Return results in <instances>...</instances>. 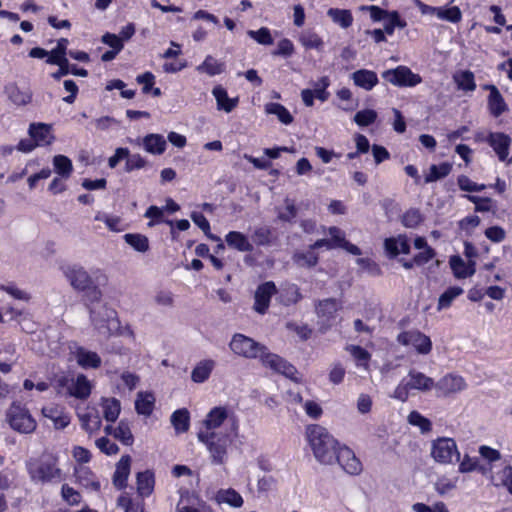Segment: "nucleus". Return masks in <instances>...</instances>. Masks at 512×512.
Listing matches in <instances>:
<instances>
[{
	"label": "nucleus",
	"mask_w": 512,
	"mask_h": 512,
	"mask_svg": "<svg viewBox=\"0 0 512 512\" xmlns=\"http://www.w3.org/2000/svg\"><path fill=\"white\" fill-rule=\"evenodd\" d=\"M466 386L461 376L448 374L435 383L434 388L444 396L462 391Z\"/></svg>",
	"instance_id": "nucleus-16"
},
{
	"label": "nucleus",
	"mask_w": 512,
	"mask_h": 512,
	"mask_svg": "<svg viewBox=\"0 0 512 512\" xmlns=\"http://www.w3.org/2000/svg\"><path fill=\"white\" fill-rule=\"evenodd\" d=\"M335 459L342 469L350 475H358L362 471V464L354 452L346 447H339Z\"/></svg>",
	"instance_id": "nucleus-12"
},
{
	"label": "nucleus",
	"mask_w": 512,
	"mask_h": 512,
	"mask_svg": "<svg viewBox=\"0 0 512 512\" xmlns=\"http://www.w3.org/2000/svg\"><path fill=\"white\" fill-rule=\"evenodd\" d=\"M421 214L418 210H409L403 215L402 223L405 227L414 228L421 222Z\"/></svg>",
	"instance_id": "nucleus-63"
},
{
	"label": "nucleus",
	"mask_w": 512,
	"mask_h": 512,
	"mask_svg": "<svg viewBox=\"0 0 512 512\" xmlns=\"http://www.w3.org/2000/svg\"><path fill=\"white\" fill-rule=\"evenodd\" d=\"M329 84H330L329 79L326 76L321 77L314 84V89L312 91L314 92L315 97L322 102L326 101L329 97V93L327 92V88H328Z\"/></svg>",
	"instance_id": "nucleus-57"
},
{
	"label": "nucleus",
	"mask_w": 512,
	"mask_h": 512,
	"mask_svg": "<svg viewBox=\"0 0 512 512\" xmlns=\"http://www.w3.org/2000/svg\"><path fill=\"white\" fill-rule=\"evenodd\" d=\"M82 429L93 434L101 428V418L95 409L87 408L84 412L77 413Z\"/></svg>",
	"instance_id": "nucleus-22"
},
{
	"label": "nucleus",
	"mask_w": 512,
	"mask_h": 512,
	"mask_svg": "<svg viewBox=\"0 0 512 512\" xmlns=\"http://www.w3.org/2000/svg\"><path fill=\"white\" fill-rule=\"evenodd\" d=\"M346 351H348L354 360L357 363V366L362 368L364 373H368L370 371L369 361L371 359L370 353L358 345H348L346 347Z\"/></svg>",
	"instance_id": "nucleus-37"
},
{
	"label": "nucleus",
	"mask_w": 512,
	"mask_h": 512,
	"mask_svg": "<svg viewBox=\"0 0 512 512\" xmlns=\"http://www.w3.org/2000/svg\"><path fill=\"white\" fill-rule=\"evenodd\" d=\"M351 78L357 87L366 91L372 90L378 84L377 74L367 69H359L353 72Z\"/></svg>",
	"instance_id": "nucleus-25"
},
{
	"label": "nucleus",
	"mask_w": 512,
	"mask_h": 512,
	"mask_svg": "<svg viewBox=\"0 0 512 512\" xmlns=\"http://www.w3.org/2000/svg\"><path fill=\"white\" fill-rule=\"evenodd\" d=\"M453 81L459 90L473 92L476 89L475 77L470 70H460L453 74Z\"/></svg>",
	"instance_id": "nucleus-32"
},
{
	"label": "nucleus",
	"mask_w": 512,
	"mask_h": 512,
	"mask_svg": "<svg viewBox=\"0 0 512 512\" xmlns=\"http://www.w3.org/2000/svg\"><path fill=\"white\" fill-rule=\"evenodd\" d=\"M92 388L93 384L88 377L83 373H79L70 379L67 394L79 400H86L91 395Z\"/></svg>",
	"instance_id": "nucleus-13"
},
{
	"label": "nucleus",
	"mask_w": 512,
	"mask_h": 512,
	"mask_svg": "<svg viewBox=\"0 0 512 512\" xmlns=\"http://www.w3.org/2000/svg\"><path fill=\"white\" fill-rule=\"evenodd\" d=\"M131 458L129 455H124L116 464V469L113 475V485L117 489H123L127 485V480L130 475Z\"/></svg>",
	"instance_id": "nucleus-23"
},
{
	"label": "nucleus",
	"mask_w": 512,
	"mask_h": 512,
	"mask_svg": "<svg viewBox=\"0 0 512 512\" xmlns=\"http://www.w3.org/2000/svg\"><path fill=\"white\" fill-rule=\"evenodd\" d=\"M458 477H441L435 483V488L440 494H445L451 490H453L457 485Z\"/></svg>",
	"instance_id": "nucleus-58"
},
{
	"label": "nucleus",
	"mask_w": 512,
	"mask_h": 512,
	"mask_svg": "<svg viewBox=\"0 0 512 512\" xmlns=\"http://www.w3.org/2000/svg\"><path fill=\"white\" fill-rule=\"evenodd\" d=\"M495 485H503L507 487L508 491L512 494V467L507 466L495 476L492 477Z\"/></svg>",
	"instance_id": "nucleus-54"
},
{
	"label": "nucleus",
	"mask_w": 512,
	"mask_h": 512,
	"mask_svg": "<svg viewBox=\"0 0 512 512\" xmlns=\"http://www.w3.org/2000/svg\"><path fill=\"white\" fill-rule=\"evenodd\" d=\"M215 499L218 504H226L231 507H241L243 499L241 495L232 488L221 489L216 493Z\"/></svg>",
	"instance_id": "nucleus-35"
},
{
	"label": "nucleus",
	"mask_w": 512,
	"mask_h": 512,
	"mask_svg": "<svg viewBox=\"0 0 512 512\" xmlns=\"http://www.w3.org/2000/svg\"><path fill=\"white\" fill-rule=\"evenodd\" d=\"M485 88L490 91L488 96V109L494 117H499L508 109L504 98L496 86L487 85Z\"/></svg>",
	"instance_id": "nucleus-26"
},
{
	"label": "nucleus",
	"mask_w": 512,
	"mask_h": 512,
	"mask_svg": "<svg viewBox=\"0 0 512 512\" xmlns=\"http://www.w3.org/2000/svg\"><path fill=\"white\" fill-rule=\"evenodd\" d=\"M387 17H389V22L384 26V31L387 34H389V35L393 34L395 27H398L401 29L406 27V22L400 19L398 12H396V11L390 12Z\"/></svg>",
	"instance_id": "nucleus-59"
},
{
	"label": "nucleus",
	"mask_w": 512,
	"mask_h": 512,
	"mask_svg": "<svg viewBox=\"0 0 512 512\" xmlns=\"http://www.w3.org/2000/svg\"><path fill=\"white\" fill-rule=\"evenodd\" d=\"M458 185L461 190L468 191V192H478V191H482L485 189L484 184H477V183L471 181L466 176L459 177Z\"/></svg>",
	"instance_id": "nucleus-62"
},
{
	"label": "nucleus",
	"mask_w": 512,
	"mask_h": 512,
	"mask_svg": "<svg viewBox=\"0 0 512 512\" xmlns=\"http://www.w3.org/2000/svg\"><path fill=\"white\" fill-rule=\"evenodd\" d=\"M155 398L151 393L139 392L135 400V409L138 414L149 416L154 409Z\"/></svg>",
	"instance_id": "nucleus-38"
},
{
	"label": "nucleus",
	"mask_w": 512,
	"mask_h": 512,
	"mask_svg": "<svg viewBox=\"0 0 512 512\" xmlns=\"http://www.w3.org/2000/svg\"><path fill=\"white\" fill-rule=\"evenodd\" d=\"M377 119V112L372 109H365L358 111L354 115V121L358 126L364 127L375 122Z\"/></svg>",
	"instance_id": "nucleus-56"
},
{
	"label": "nucleus",
	"mask_w": 512,
	"mask_h": 512,
	"mask_svg": "<svg viewBox=\"0 0 512 512\" xmlns=\"http://www.w3.org/2000/svg\"><path fill=\"white\" fill-rule=\"evenodd\" d=\"M463 293L461 287H449L444 293L439 296L437 310L447 309L451 306L453 300Z\"/></svg>",
	"instance_id": "nucleus-47"
},
{
	"label": "nucleus",
	"mask_w": 512,
	"mask_h": 512,
	"mask_svg": "<svg viewBox=\"0 0 512 512\" xmlns=\"http://www.w3.org/2000/svg\"><path fill=\"white\" fill-rule=\"evenodd\" d=\"M327 15L343 29L349 28L353 23L352 13L347 9L330 8Z\"/></svg>",
	"instance_id": "nucleus-40"
},
{
	"label": "nucleus",
	"mask_w": 512,
	"mask_h": 512,
	"mask_svg": "<svg viewBox=\"0 0 512 512\" xmlns=\"http://www.w3.org/2000/svg\"><path fill=\"white\" fill-rule=\"evenodd\" d=\"M436 17L451 23H458L462 19V12L459 7H437Z\"/></svg>",
	"instance_id": "nucleus-46"
},
{
	"label": "nucleus",
	"mask_w": 512,
	"mask_h": 512,
	"mask_svg": "<svg viewBox=\"0 0 512 512\" xmlns=\"http://www.w3.org/2000/svg\"><path fill=\"white\" fill-rule=\"evenodd\" d=\"M430 456L440 464H454L460 459V452L453 438L438 437L431 442Z\"/></svg>",
	"instance_id": "nucleus-5"
},
{
	"label": "nucleus",
	"mask_w": 512,
	"mask_h": 512,
	"mask_svg": "<svg viewBox=\"0 0 512 512\" xmlns=\"http://www.w3.org/2000/svg\"><path fill=\"white\" fill-rule=\"evenodd\" d=\"M212 95L216 100L217 109L226 113L232 112L239 102L238 97L230 98L227 91L220 85L213 88Z\"/></svg>",
	"instance_id": "nucleus-24"
},
{
	"label": "nucleus",
	"mask_w": 512,
	"mask_h": 512,
	"mask_svg": "<svg viewBox=\"0 0 512 512\" xmlns=\"http://www.w3.org/2000/svg\"><path fill=\"white\" fill-rule=\"evenodd\" d=\"M264 110L266 114L275 115L278 120L285 125H289L293 122L294 118L291 113L279 103H267Z\"/></svg>",
	"instance_id": "nucleus-41"
},
{
	"label": "nucleus",
	"mask_w": 512,
	"mask_h": 512,
	"mask_svg": "<svg viewBox=\"0 0 512 512\" xmlns=\"http://www.w3.org/2000/svg\"><path fill=\"white\" fill-rule=\"evenodd\" d=\"M103 417L108 422H115L121 412L120 401L116 398H103L101 400Z\"/></svg>",
	"instance_id": "nucleus-36"
},
{
	"label": "nucleus",
	"mask_w": 512,
	"mask_h": 512,
	"mask_svg": "<svg viewBox=\"0 0 512 512\" xmlns=\"http://www.w3.org/2000/svg\"><path fill=\"white\" fill-rule=\"evenodd\" d=\"M142 142L145 151L153 155L163 154L167 146L165 138L155 133L146 135Z\"/></svg>",
	"instance_id": "nucleus-30"
},
{
	"label": "nucleus",
	"mask_w": 512,
	"mask_h": 512,
	"mask_svg": "<svg viewBox=\"0 0 512 512\" xmlns=\"http://www.w3.org/2000/svg\"><path fill=\"white\" fill-rule=\"evenodd\" d=\"M95 444L97 448H99V450L106 455H114L119 451L118 446L107 437H101L97 439Z\"/></svg>",
	"instance_id": "nucleus-61"
},
{
	"label": "nucleus",
	"mask_w": 512,
	"mask_h": 512,
	"mask_svg": "<svg viewBox=\"0 0 512 512\" xmlns=\"http://www.w3.org/2000/svg\"><path fill=\"white\" fill-rule=\"evenodd\" d=\"M10 427L23 434H30L36 430L37 423L29 410L21 405L12 404L6 413Z\"/></svg>",
	"instance_id": "nucleus-6"
},
{
	"label": "nucleus",
	"mask_w": 512,
	"mask_h": 512,
	"mask_svg": "<svg viewBox=\"0 0 512 512\" xmlns=\"http://www.w3.org/2000/svg\"><path fill=\"white\" fill-rule=\"evenodd\" d=\"M62 497L69 505H78L81 501V495L74 488L65 484L62 486Z\"/></svg>",
	"instance_id": "nucleus-60"
},
{
	"label": "nucleus",
	"mask_w": 512,
	"mask_h": 512,
	"mask_svg": "<svg viewBox=\"0 0 512 512\" xmlns=\"http://www.w3.org/2000/svg\"><path fill=\"white\" fill-rule=\"evenodd\" d=\"M70 355L77 365L85 370L98 369L102 364V359L97 352L83 346H74L71 349Z\"/></svg>",
	"instance_id": "nucleus-11"
},
{
	"label": "nucleus",
	"mask_w": 512,
	"mask_h": 512,
	"mask_svg": "<svg viewBox=\"0 0 512 512\" xmlns=\"http://www.w3.org/2000/svg\"><path fill=\"white\" fill-rule=\"evenodd\" d=\"M405 380L410 390H416L419 392H429L435 386L433 378L417 370H410Z\"/></svg>",
	"instance_id": "nucleus-18"
},
{
	"label": "nucleus",
	"mask_w": 512,
	"mask_h": 512,
	"mask_svg": "<svg viewBox=\"0 0 512 512\" xmlns=\"http://www.w3.org/2000/svg\"><path fill=\"white\" fill-rule=\"evenodd\" d=\"M384 248L390 257H396L400 253H410V245L404 235L386 238L384 241Z\"/></svg>",
	"instance_id": "nucleus-27"
},
{
	"label": "nucleus",
	"mask_w": 512,
	"mask_h": 512,
	"mask_svg": "<svg viewBox=\"0 0 512 512\" xmlns=\"http://www.w3.org/2000/svg\"><path fill=\"white\" fill-rule=\"evenodd\" d=\"M339 308L340 304L335 298H328L319 301L316 306V313L319 318L323 319V321H329L334 317Z\"/></svg>",
	"instance_id": "nucleus-34"
},
{
	"label": "nucleus",
	"mask_w": 512,
	"mask_h": 512,
	"mask_svg": "<svg viewBox=\"0 0 512 512\" xmlns=\"http://www.w3.org/2000/svg\"><path fill=\"white\" fill-rule=\"evenodd\" d=\"M247 35L260 45L269 46L274 42L271 32L267 27H261L258 30H248Z\"/></svg>",
	"instance_id": "nucleus-51"
},
{
	"label": "nucleus",
	"mask_w": 512,
	"mask_h": 512,
	"mask_svg": "<svg viewBox=\"0 0 512 512\" xmlns=\"http://www.w3.org/2000/svg\"><path fill=\"white\" fill-rule=\"evenodd\" d=\"M299 41L306 49L321 50L323 47L322 38L316 32L310 30L303 31Z\"/></svg>",
	"instance_id": "nucleus-45"
},
{
	"label": "nucleus",
	"mask_w": 512,
	"mask_h": 512,
	"mask_svg": "<svg viewBox=\"0 0 512 512\" xmlns=\"http://www.w3.org/2000/svg\"><path fill=\"white\" fill-rule=\"evenodd\" d=\"M225 70V64L212 55L205 57L204 61L196 67V71L200 74H206L210 77L219 75Z\"/></svg>",
	"instance_id": "nucleus-31"
},
{
	"label": "nucleus",
	"mask_w": 512,
	"mask_h": 512,
	"mask_svg": "<svg viewBox=\"0 0 512 512\" xmlns=\"http://www.w3.org/2000/svg\"><path fill=\"white\" fill-rule=\"evenodd\" d=\"M77 479L82 485L91 487L95 491L100 489V483L94 479L92 473L86 467L77 470Z\"/></svg>",
	"instance_id": "nucleus-53"
},
{
	"label": "nucleus",
	"mask_w": 512,
	"mask_h": 512,
	"mask_svg": "<svg viewBox=\"0 0 512 512\" xmlns=\"http://www.w3.org/2000/svg\"><path fill=\"white\" fill-rule=\"evenodd\" d=\"M177 512H200L198 497L188 491H181L176 505Z\"/></svg>",
	"instance_id": "nucleus-33"
},
{
	"label": "nucleus",
	"mask_w": 512,
	"mask_h": 512,
	"mask_svg": "<svg viewBox=\"0 0 512 512\" xmlns=\"http://www.w3.org/2000/svg\"><path fill=\"white\" fill-rule=\"evenodd\" d=\"M5 93L15 105L22 106L31 102L32 93L28 88H20L16 84H9L5 87Z\"/></svg>",
	"instance_id": "nucleus-28"
},
{
	"label": "nucleus",
	"mask_w": 512,
	"mask_h": 512,
	"mask_svg": "<svg viewBox=\"0 0 512 512\" xmlns=\"http://www.w3.org/2000/svg\"><path fill=\"white\" fill-rule=\"evenodd\" d=\"M53 166L57 174L68 178L73 170L71 160L64 155H56L53 158Z\"/></svg>",
	"instance_id": "nucleus-48"
},
{
	"label": "nucleus",
	"mask_w": 512,
	"mask_h": 512,
	"mask_svg": "<svg viewBox=\"0 0 512 512\" xmlns=\"http://www.w3.org/2000/svg\"><path fill=\"white\" fill-rule=\"evenodd\" d=\"M213 360H204L196 365V367L192 370L191 379L195 383H202L207 380L214 368Z\"/></svg>",
	"instance_id": "nucleus-42"
},
{
	"label": "nucleus",
	"mask_w": 512,
	"mask_h": 512,
	"mask_svg": "<svg viewBox=\"0 0 512 512\" xmlns=\"http://www.w3.org/2000/svg\"><path fill=\"white\" fill-rule=\"evenodd\" d=\"M228 409L224 406L212 408L203 420L204 431L215 432L228 418Z\"/></svg>",
	"instance_id": "nucleus-20"
},
{
	"label": "nucleus",
	"mask_w": 512,
	"mask_h": 512,
	"mask_svg": "<svg viewBox=\"0 0 512 512\" xmlns=\"http://www.w3.org/2000/svg\"><path fill=\"white\" fill-rule=\"evenodd\" d=\"M227 245L239 252H251L253 245L249 241L248 237L238 231H231L225 236Z\"/></svg>",
	"instance_id": "nucleus-29"
},
{
	"label": "nucleus",
	"mask_w": 512,
	"mask_h": 512,
	"mask_svg": "<svg viewBox=\"0 0 512 512\" xmlns=\"http://www.w3.org/2000/svg\"><path fill=\"white\" fill-rule=\"evenodd\" d=\"M41 413L45 419H48L53 427L62 430L70 424V416L65 409L59 405H50L43 407Z\"/></svg>",
	"instance_id": "nucleus-15"
},
{
	"label": "nucleus",
	"mask_w": 512,
	"mask_h": 512,
	"mask_svg": "<svg viewBox=\"0 0 512 512\" xmlns=\"http://www.w3.org/2000/svg\"><path fill=\"white\" fill-rule=\"evenodd\" d=\"M258 358L264 367L298 382V378L296 377L297 370L295 367L279 355L271 353L267 347H263Z\"/></svg>",
	"instance_id": "nucleus-8"
},
{
	"label": "nucleus",
	"mask_w": 512,
	"mask_h": 512,
	"mask_svg": "<svg viewBox=\"0 0 512 512\" xmlns=\"http://www.w3.org/2000/svg\"><path fill=\"white\" fill-rule=\"evenodd\" d=\"M487 142L493 148L500 161H505L509 155L511 138L502 132H491L487 137Z\"/></svg>",
	"instance_id": "nucleus-17"
},
{
	"label": "nucleus",
	"mask_w": 512,
	"mask_h": 512,
	"mask_svg": "<svg viewBox=\"0 0 512 512\" xmlns=\"http://www.w3.org/2000/svg\"><path fill=\"white\" fill-rule=\"evenodd\" d=\"M29 134L36 146L50 145L54 140L51 125L44 123L31 124Z\"/></svg>",
	"instance_id": "nucleus-19"
},
{
	"label": "nucleus",
	"mask_w": 512,
	"mask_h": 512,
	"mask_svg": "<svg viewBox=\"0 0 512 512\" xmlns=\"http://www.w3.org/2000/svg\"><path fill=\"white\" fill-rule=\"evenodd\" d=\"M27 468L32 481L36 483L50 482L59 478L61 473L53 457L31 459L27 463Z\"/></svg>",
	"instance_id": "nucleus-4"
},
{
	"label": "nucleus",
	"mask_w": 512,
	"mask_h": 512,
	"mask_svg": "<svg viewBox=\"0 0 512 512\" xmlns=\"http://www.w3.org/2000/svg\"><path fill=\"white\" fill-rule=\"evenodd\" d=\"M397 341L403 346H411L418 354L427 355L432 349L430 338L418 330L404 331L397 336Z\"/></svg>",
	"instance_id": "nucleus-10"
},
{
	"label": "nucleus",
	"mask_w": 512,
	"mask_h": 512,
	"mask_svg": "<svg viewBox=\"0 0 512 512\" xmlns=\"http://www.w3.org/2000/svg\"><path fill=\"white\" fill-rule=\"evenodd\" d=\"M407 420L410 425L418 427L422 433H428L432 429L431 421L418 411L410 412Z\"/></svg>",
	"instance_id": "nucleus-50"
},
{
	"label": "nucleus",
	"mask_w": 512,
	"mask_h": 512,
	"mask_svg": "<svg viewBox=\"0 0 512 512\" xmlns=\"http://www.w3.org/2000/svg\"><path fill=\"white\" fill-rule=\"evenodd\" d=\"M263 347L264 345L241 333L234 334L229 343L230 350L245 359L258 358Z\"/></svg>",
	"instance_id": "nucleus-7"
},
{
	"label": "nucleus",
	"mask_w": 512,
	"mask_h": 512,
	"mask_svg": "<svg viewBox=\"0 0 512 512\" xmlns=\"http://www.w3.org/2000/svg\"><path fill=\"white\" fill-rule=\"evenodd\" d=\"M197 437L200 442L205 444L213 464L222 465L227 461L228 448L232 443L228 434L200 431Z\"/></svg>",
	"instance_id": "nucleus-2"
},
{
	"label": "nucleus",
	"mask_w": 512,
	"mask_h": 512,
	"mask_svg": "<svg viewBox=\"0 0 512 512\" xmlns=\"http://www.w3.org/2000/svg\"><path fill=\"white\" fill-rule=\"evenodd\" d=\"M382 77L392 85L399 87H414L422 82L421 76L412 72L407 66L386 70L382 73Z\"/></svg>",
	"instance_id": "nucleus-9"
},
{
	"label": "nucleus",
	"mask_w": 512,
	"mask_h": 512,
	"mask_svg": "<svg viewBox=\"0 0 512 512\" xmlns=\"http://www.w3.org/2000/svg\"><path fill=\"white\" fill-rule=\"evenodd\" d=\"M294 261L301 267H313L318 262V255L310 248L307 252L296 253Z\"/></svg>",
	"instance_id": "nucleus-52"
},
{
	"label": "nucleus",
	"mask_w": 512,
	"mask_h": 512,
	"mask_svg": "<svg viewBox=\"0 0 512 512\" xmlns=\"http://www.w3.org/2000/svg\"><path fill=\"white\" fill-rule=\"evenodd\" d=\"M113 436L126 445H130L133 441V435L130 427L128 423L124 421L119 422L118 426L113 431Z\"/></svg>",
	"instance_id": "nucleus-55"
},
{
	"label": "nucleus",
	"mask_w": 512,
	"mask_h": 512,
	"mask_svg": "<svg viewBox=\"0 0 512 512\" xmlns=\"http://www.w3.org/2000/svg\"><path fill=\"white\" fill-rule=\"evenodd\" d=\"M276 293V286L273 282L268 281L261 284L255 291L254 310L259 314H264L270 304L271 297Z\"/></svg>",
	"instance_id": "nucleus-14"
},
{
	"label": "nucleus",
	"mask_w": 512,
	"mask_h": 512,
	"mask_svg": "<svg viewBox=\"0 0 512 512\" xmlns=\"http://www.w3.org/2000/svg\"><path fill=\"white\" fill-rule=\"evenodd\" d=\"M154 489V476L151 472L145 471L137 475V491L141 496H148Z\"/></svg>",
	"instance_id": "nucleus-43"
},
{
	"label": "nucleus",
	"mask_w": 512,
	"mask_h": 512,
	"mask_svg": "<svg viewBox=\"0 0 512 512\" xmlns=\"http://www.w3.org/2000/svg\"><path fill=\"white\" fill-rule=\"evenodd\" d=\"M450 267L457 279H465L471 277L476 272V262L469 260L465 262L460 256H452L449 260Z\"/></svg>",
	"instance_id": "nucleus-21"
},
{
	"label": "nucleus",
	"mask_w": 512,
	"mask_h": 512,
	"mask_svg": "<svg viewBox=\"0 0 512 512\" xmlns=\"http://www.w3.org/2000/svg\"><path fill=\"white\" fill-rule=\"evenodd\" d=\"M171 424L176 433H184L188 431L190 426V414L185 408L178 409L171 415Z\"/></svg>",
	"instance_id": "nucleus-39"
},
{
	"label": "nucleus",
	"mask_w": 512,
	"mask_h": 512,
	"mask_svg": "<svg viewBox=\"0 0 512 512\" xmlns=\"http://www.w3.org/2000/svg\"><path fill=\"white\" fill-rule=\"evenodd\" d=\"M63 273L73 289L85 291L93 301H99L101 292L90 274L79 265H69L63 268Z\"/></svg>",
	"instance_id": "nucleus-3"
},
{
	"label": "nucleus",
	"mask_w": 512,
	"mask_h": 512,
	"mask_svg": "<svg viewBox=\"0 0 512 512\" xmlns=\"http://www.w3.org/2000/svg\"><path fill=\"white\" fill-rule=\"evenodd\" d=\"M124 240L138 252H146L149 249L148 238L142 234H125Z\"/></svg>",
	"instance_id": "nucleus-49"
},
{
	"label": "nucleus",
	"mask_w": 512,
	"mask_h": 512,
	"mask_svg": "<svg viewBox=\"0 0 512 512\" xmlns=\"http://www.w3.org/2000/svg\"><path fill=\"white\" fill-rule=\"evenodd\" d=\"M452 169L450 163H441L439 165H431L429 172L425 175V183L435 182L446 177Z\"/></svg>",
	"instance_id": "nucleus-44"
},
{
	"label": "nucleus",
	"mask_w": 512,
	"mask_h": 512,
	"mask_svg": "<svg viewBox=\"0 0 512 512\" xmlns=\"http://www.w3.org/2000/svg\"><path fill=\"white\" fill-rule=\"evenodd\" d=\"M294 52V46L293 43L287 39L284 38L280 40L277 44V50L273 52V55L275 56H290Z\"/></svg>",
	"instance_id": "nucleus-64"
},
{
	"label": "nucleus",
	"mask_w": 512,
	"mask_h": 512,
	"mask_svg": "<svg viewBox=\"0 0 512 512\" xmlns=\"http://www.w3.org/2000/svg\"><path fill=\"white\" fill-rule=\"evenodd\" d=\"M306 435L315 458L322 464H332L338 450V443L327 429L317 424L310 425Z\"/></svg>",
	"instance_id": "nucleus-1"
}]
</instances>
